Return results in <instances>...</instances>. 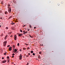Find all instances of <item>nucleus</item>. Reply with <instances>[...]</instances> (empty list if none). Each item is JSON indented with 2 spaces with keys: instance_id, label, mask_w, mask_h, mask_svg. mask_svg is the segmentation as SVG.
<instances>
[{
  "instance_id": "30",
  "label": "nucleus",
  "mask_w": 65,
  "mask_h": 65,
  "mask_svg": "<svg viewBox=\"0 0 65 65\" xmlns=\"http://www.w3.org/2000/svg\"><path fill=\"white\" fill-rule=\"evenodd\" d=\"M12 58H14V56H12Z\"/></svg>"
},
{
  "instance_id": "48",
  "label": "nucleus",
  "mask_w": 65,
  "mask_h": 65,
  "mask_svg": "<svg viewBox=\"0 0 65 65\" xmlns=\"http://www.w3.org/2000/svg\"><path fill=\"white\" fill-rule=\"evenodd\" d=\"M39 57H40V55L39 56Z\"/></svg>"
},
{
  "instance_id": "23",
  "label": "nucleus",
  "mask_w": 65,
  "mask_h": 65,
  "mask_svg": "<svg viewBox=\"0 0 65 65\" xmlns=\"http://www.w3.org/2000/svg\"><path fill=\"white\" fill-rule=\"evenodd\" d=\"M12 46H13V47H15L14 45H13Z\"/></svg>"
},
{
  "instance_id": "27",
  "label": "nucleus",
  "mask_w": 65,
  "mask_h": 65,
  "mask_svg": "<svg viewBox=\"0 0 65 65\" xmlns=\"http://www.w3.org/2000/svg\"><path fill=\"white\" fill-rule=\"evenodd\" d=\"M8 62H9V59H8Z\"/></svg>"
},
{
  "instance_id": "15",
  "label": "nucleus",
  "mask_w": 65,
  "mask_h": 65,
  "mask_svg": "<svg viewBox=\"0 0 65 65\" xmlns=\"http://www.w3.org/2000/svg\"><path fill=\"white\" fill-rule=\"evenodd\" d=\"M23 50H26V48H23Z\"/></svg>"
},
{
  "instance_id": "39",
  "label": "nucleus",
  "mask_w": 65,
  "mask_h": 65,
  "mask_svg": "<svg viewBox=\"0 0 65 65\" xmlns=\"http://www.w3.org/2000/svg\"><path fill=\"white\" fill-rule=\"evenodd\" d=\"M25 26H26V25H25L23 26V27H25Z\"/></svg>"
},
{
  "instance_id": "51",
  "label": "nucleus",
  "mask_w": 65,
  "mask_h": 65,
  "mask_svg": "<svg viewBox=\"0 0 65 65\" xmlns=\"http://www.w3.org/2000/svg\"><path fill=\"white\" fill-rule=\"evenodd\" d=\"M17 53H18V51L17 52Z\"/></svg>"
},
{
  "instance_id": "11",
  "label": "nucleus",
  "mask_w": 65,
  "mask_h": 65,
  "mask_svg": "<svg viewBox=\"0 0 65 65\" xmlns=\"http://www.w3.org/2000/svg\"><path fill=\"white\" fill-rule=\"evenodd\" d=\"M30 53H33V51H31L30 52Z\"/></svg>"
},
{
  "instance_id": "8",
  "label": "nucleus",
  "mask_w": 65,
  "mask_h": 65,
  "mask_svg": "<svg viewBox=\"0 0 65 65\" xmlns=\"http://www.w3.org/2000/svg\"><path fill=\"white\" fill-rule=\"evenodd\" d=\"M23 33H23V34H26V33H27V32H25V31H23Z\"/></svg>"
},
{
  "instance_id": "34",
  "label": "nucleus",
  "mask_w": 65,
  "mask_h": 65,
  "mask_svg": "<svg viewBox=\"0 0 65 65\" xmlns=\"http://www.w3.org/2000/svg\"><path fill=\"white\" fill-rule=\"evenodd\" d=\"M8 27H7L6 28V29H8Z\"/></svg>"
},
{
  "instance_id": "43",
  "label": "nucleus",
  "mask_w": 65,
  "mask_h": 65,
  "mask_svg": "<svg viewBox=\"0 0 65 65\" xmlns=\"http://www.w3.org/2000/svg\"><path fill=\"white\" fill-rule=\"evenodd\" d=\"M11 18V17H10V18Z\"/></svg>"
},
{
  "instance_id": "47",
  "label": "nucleus",
  "mask_w": 65,
  "mask_h": 65,
  "mask_svg": "<svg viewBox=\"0 0 65 65\" xmlns=\"http://www.w3.org/2000/svg\"><path fill=\"white\" fill-rule=\"evenodd\" d=\"M27 64H29V63L27 62Z\"/></svg>"
},
{
  "instance_id": "37",
  "label": "nucleus",
  "mask_w": 65,
  "mask_h": 65,
  "mask_svg": "<svg viewBox=\"0 0 65 65\" xmlns=\"http://www.w3.org/2000/svg\"><path fill=\"white\" fill-rule=\"evenodd\" d=\"M34 29H36V27H34Z\"/></svg>"
},
{
  "instance_id": "26",
  "label": "nucleus",
  "mask_w": 65,
  "mask_h": 65,
  "mask_svg": "<svg viewBox=\"0 0 65 65\" xmlns=\"http://www.w3.org/2000/svg\"><path fill=\"white\" fill-rule=\"evenodd\" d=\"M12 56H14V54L13 53L12 54Z\"/></svg>"
},
{
  "instance_id": "10",
  "label": "nucleus",
  "mask_w": 65,
  "mask_h": 65,
  "mask_svg": "<svg viewBox=\"0 0 65 65\" xmlns=\"http://www.w3.org/2000/svg\"><path fill=\"white\" fill-rule=\"evenodd\" d=\"M14 51L15 52H17V51H18V50H17V49H15L14 50Z\"/></svg>"
},
{
  "instance_id": "52",
  "label": "nucleus",
  "mask_w": 65,
  "mask_h": 65,
  "mask_svg": "<svg viewBox=\"0 0 65 65\" xmlns=\"http://www.w3.org/2000/svg\"><path fill=\"white\" fill-rule=\"evenodd\" d=\"M14 65H15V64H14Z\"/></svg>"
},
{
  "instance_id": "2",
  "label": "nucleus",
  "mask_w": 65,
  "mask_h": 65,
  "mask_svg": "<svg viewBox=\"0 0 65 65\" xmlns=\"http://www.w3.org/2000/svg\"><path fill=\"white\" fill-rule=\"evenodd\" d=\"M6 43H7V41H5L4 42V46H5L6 45Z\"/></svg>"
},
{
  "instance_id": "13",
  "label": "nucleus",
  "mask_w": 65,
  "mask_h": 65,
  "mask_svg": "<svg viewBox=\"0 0 65 65\" xmlns=\"http://www.w3.org/2000/svg\"><path fill=\"white\" fill-rule=\"evenodd\" d=\"M11 25H13V24L14 25V24H15V23H11Z\"/></svg>"
},
{
  "instance_id": "53",
  "label": "nucleus",
  "mask_w": 65,
  "mask_h": 65,
  "mask_svg": "<svg viewBox=\"0 0 65 65\" xmlns=\"http://www.w3.org/2000/svg\"><path fill=\"white\" fill-rule=\"evenodd\" d=\"M24 58H25V57H24H24H23Z\"/></svg>"
},
{
  "instance_id": "20",
  "label": "nucleus",
  "mask_w": 65,
  "mask_h": 65,
  "mask_svg": "<svg viewBox=\"0 0 65 65\" xmlns=\"http://www.w3.org/2000/svg\"><path fill=\"white\" fill-rule=\"evenodd\" d=\"M29 30H30V29H27L28 31H29Z\"/></svg>"
},
{
  "instance_id": "54",
  "label": "nucleus",
  "mask_w": 65,
  "mask_h": 65,
  "mask_svg": "<svg viewBox=\"0 0 65 65\" xmlns=\"http://www.w3.org/2000/svg\"><path fill=\"white\" fill-rule=\"evenodd\" d=\"M31 56H32L31 55V56H30V57H31Z\"/></svg>"
},
{
  "instance_id": "55",
  "label": "nucleus",
  "mask_w": 65,
  "mask_h": 65,
  "mask_svg": "<svg viewBox=\"0 0 65 65\" xmlns=\"http://www.w3.org/2000/svg\"><path fill=\"white\" fill-rule=\"evenodd\" d=\"M14 53H15V52H14Z\"/></svg>"
},
{
  "instance_id": "12",
  "label": "nucleus",
  "mask_w": 65,
  "mask_h": 65,
  "mask_svg": "<svg viewBox=\"0 0 65 65\" xmlns=\"http://www.w3.org/2000/svg\"><path fill=\"white\" fill-rule=\"evenodd\" d=\"M7 58L8 59V60H9V56H8L7 57Z\"/></svg>"
},
{
  "instance_id": "9",
  "label": "nucleus",
  "mask_w": 65,
  "mask_h": 65,
  "mask_svg": "<svg viewBox=\"0 0 65 65\" xmlns=\"http://www.w3.org/2000/svg\"><path fill=\"white\" fill-rule=\"evenodd\" d=\"M5 14H8V13L7 12V11H5Z\"/></svg>"
},
{
  "instance_id": "14",
  "label": "nucleus",
  "mask_w": 65,
  "mask_h": 65,
  "mask_svg": "<svg viewBox=\"0 0 65 65\" xmlns=\"http://www.w3.org/2000/svg\"><path fill=\"white\" fill-rule=\"evenodd\" d=\"M1 4H3V1L2 2Z\"/></svg>"
},
{
  "instance_id": "17",
  "label": "nucleus",
  "mask_w": 65,
  "mask_h": 65,
  "mask_svg": "<svg viewBox=\"0 0 65 65\" xmlns=\"http://www.w3.org/2000/svg\"><path fill=\"white\" fill-rule=\"evenodd\" d=\"M20 32H23V31H22V30H20Z\"/></svg>"
},
{
  "instance_id": "46",
  "label": "nucleus",
  "mask_w": 65,
  "mask_h": 65,
  "mask_svg": "<svg viewBox=\"0 0 65 65\" xmlns=\"http://www.w3.org/2000/svg\"><path fill=\"white\" fill-rule=\"evenodd\" d=\"M7 36H6V37H5V38H6V37H7Z\"/></svg>"
},
{
  "instance_id": "33",
  "label": "nucleus",
  "mask_w": 65,
  "mask_h": 65,
  "mask_svg": "<svg viewBox=\"0 0 65 65\" xmlns=\"http://www.w3.org/2000/svg\"><path fill=\"white\" fill-rule=\"evenodd\" d=\"M38 58H39V59H40V58H41V57H38Z\"/></svg>"
},
{
  "instance_id": "18",
  "label": "nucleus",
  "mask_w": 65,
  "mask_h": 65,
  "mask_svg": "<svg viewBox=\"0 0 65 65\" xmlns=\"http://www.w3.org/2000/svg\"><path fill=\"white\" fill-rule=\"evenodd\" d=\"M7 6H10V5L9 4H8Z\"/></svg>"
},
{
  "instance_id": "50",
  "label": "nucleus",
  "mask_w": 65,
  "mask_h": 65,
  "mask_svg": "<svg viewBox=\"0 0 65 65\" xmlns=\"http://www.w3.org/2000/svg\"><path fill=\"white\" fill-rule=\"evenodd\" d=\"M26 32V33H27V31Z\"/></svg>"
},
{
  "instance_id": "42",
  "label": "nucleus",
  "mask_w": 65,
  "mask_h": 65,
  "mask_svg": "<svg viewBox=\"0 0 65 65\" xmlns=\"http://www.w3.org/2000/svg\"><path fill=\"white\" fill-rule=\"evenodd\" d=\"M10 37H12V36H10Z\"/></svg>"
},
{
  "instance_id": "21",
  "label": "nucleus",
  "mask_w": 65,
  "mask_h": 65,
  "mask_svg": "<svg viewBox=\"0 0 65 65\" xmlns=\"http://www.w3.org/2000/svg\"><path fill=\"white\" fill-rule=\"evenodd\" d=\"M4 55H6V53H4Z\"/></svg>"
},
{
  "instance_id": "5",
  "label": "nucleus",
  "mask_w": 65,
  "mask_h": 65,
  "mask_svg": "<svg viewBox=\"0 0 65 65\" xmlns=\"http://www.w3.org/2000/svg\"><path fill=\"white\" fill-rule=\"evenodd\" d=\"M6 60H3L1 62V63H5L6 62Z\"/></svg>"
},
{
  "instance_id": "40",
  "label": "nucleus",
  "mask_w": 65,
  "mask_h": 65,
  "mask_svg": "<svg viewBox=\"0 0 65 65\" xmlns=\"http://www.w3.org/2000/svg\"><path fill=\"white\" fill-rule=\"evenodd\" d=\"M12 64H14V63L12 62Z\"/></svg>"
},
{
  "instance_id": "4",
  "label": "nucleus",
  "mask_w": 65,
  "mask_h": 65,
  "mask_svg": "<svg viewBox=\"0 0 65 65\" xmlns=\"http://www.w3.org/2000/svg\"><path fill=\"white\" fill-rule=\"evenodd\" d=\"M14 39L15 40H16V39H17V36L16 35H15L14 36Z\"/></svg>"
},
{
  "instance_id": "44",
  "label": "nucleus",
  "mask_w": 65,
  "mask_h": 65,
  "mask_svg": "<svg viewBox=\"0 0 65 65\" xmlns=\"http://www.w3.org/2000/svg\"><path fill=\"white\" fill-rule=\"evenodd\" d=\"M0 27H1V25H0Z\"/></svg>"
},
{
  "instance_id": "36",
  "label": "nucleus",
  "mask_w": 65,
  "mask_h": 65,
  "mask_svg": "<svg viewBox=\"0 0 65 65\" xmlns=\"http://www.w3.org/2000/svg\"><path fill=\"white\" fill-rule=\"evenodd\" d=\"M0 19H1V20H2V18H0Z\"/></svg>"
},
{
  "instance_id": "6",
  "label": "nucleus",
  "mask_w": 65,
  "mask_h": 65,
  "mask_svg": "<svg viewBox=\"0 0 65 65\" xmlns=\"http://www.w3.org/2000/svg\"><path fill=\"white\" fill-rule=\"evenodd\" d=\"M19 59H21V60L22 59V55H21V54L20 55Z\"/></svg>"
},
{
  "instance_id": "31",
  "label": "nucleus",
  "mask_w": 65,
  "mask_h": 65,
  "mask_svg": "<svg viewBox=\"0 0 65 65\" xmlns=\"http://www.w3.org/2000/svg\"><path fill=\"white\" fill-rule=\"evenodd\" d=\"M26 45H28V44H26Z\"/></svg>"
},
{
  "instance_id": "24",
  "label": "nucleus",
  "mask_w": 65,
  "mask_h": 65,
  "mask_svg": "<svg viewBox=\"0 0 65 65\" xmlns=\"http://www.w3.org/2000/svg\"><path fill=\"white\" fill-rule=\"evenodd\" d=\"M29 36H30V37H31V38H32V37H31V35H29Z\"/></svg>"
},
{
  "instance_id": "19",
  "label": "nucleus",
  "mask_w": 65,
  "mask_h": 65,
  "mask_svg": "<svg viewBox=\"0 0 65 65\" xmlns=\"http://www.w3.org/2000/svg\"><path fill=\"white\" fill-rule=\"evenodd\" d=\"M39 53L40 54H41V52H39Z\"/></svg>"
},
{
  "instance_id": "32",
  "label": "nucleus",
  "mask_w": 65,
  "mask_h": 65,
  "mask_svg": "<svg viewBox=\"0 0 65 65\" xmlns=\"http://www.w3.org/2000/svg\"><path fill=\"white\" fill-rule=\"evenodd\" d=\"M10 46V45H8V46H7V47H9Z\"/></svg>"
},
{
  "instance_id": "22",
  "label": "nucleus",
  "mask_w": 65,
  "mask_h": 65,
  "mask_svg": "<svg viewBox=\"0 0 65 65\" xmlns=\"http://www.w3.org/2000/svg\"><path fill=\"white\" fill-rule=\"evenodd\" d=\"M32 55H33L34 56V55H35V53H33L32 54Z\"/></svg>"
},
{
  "instance_id": "49",
  "label": "nucleus",
  "mask_w": 65,
  "mask_h": 65,
  "mask_svg": "<svg viewBox=\"0 0 65 65\" xmlns=\"http://www.w3.org/2000/svg\"><path fill=\"white\" fill-rule=\"evenodd\" d=\"M26 65H28V64H26Z\"/></svg>"
},
{
  "instance_id": "29",
  "label": "nucleus",
  "mask_w": 65,
  "mask_h": 65,
  "mask_svg": "<svg viewBox=\"0 0 65 65\" xmlns=\"http://www.w3.org/2000/svg\"><path fill=\"white\" fill-rule=\"evenodd\" d=\"M2 59H4V57H2Z\"/></svg>"
},
{
  "instance_id": "1",
  "label": "nucleus",
  "mask_w": 65,
  "mask_h": 65,
  "mask_svg": "<svg viewBox=\"0 0 65 65\" xmlns=\"http://www.w3.org/2000/svg\"><path fill=\"white\" fill-rule=\"evenodd\" d=\"M8 11L9 12V13H10L11 12V7H8Z\"/></svg>"
},
{
  "instance_id": "25",
  "label": "nucleus",
  "mask_w": 65,
  "mask_h": 65,
  "mask_svg": "<svg viewBox=\"0 0 65 65\" xmlns=\"http://www.w3.org/2000/svg\"><path fill=\"white\" fill-rule=\"evenodd\" d=\"M27 49L29 50V49H30V48L29 47H28Z\"/></svg>"
},
{
  "instance_id": "38",
  "label": "nucleus",
  "mask_w": 65,
  "mask_h": 65,
  "mask_svg": "<svg viewBox=\"0 0 65 65\" xmlns=\"http://www.w3.org/2000/svg\"><path fill=\"white\" fill-rule=\"evenodd\" d=\"M30 28H32V27H31V25H30Z\"/></svg>"
},
{
  "instance_id": "3",
  "label": "nucleus",
  "mask_w": 65,
  "mask_h": 65,
  "mask_svg": "<svg viewBox=\"0 0 65 65\" xmlns=\"http://www.w3.org/2000/svg\"><path fill=\"white\" fill-rule=\"evenodd\" d=\"M17 34H18V35H19V36H20V37H21V36H23V34H19V33H17Z\"/></svg>"
},
{
  "instance_id": "7",
  "label": "nucleus",
  "mask_w": 65,
  "mask_h": 65,
  "mask_svg": "<svg viewBox=\"0 0 65 65\" xmlns=\"http://www.w3.org/2000/svg\"><path fill=\"white\" fill-rule=\"evenodd\" d=\"M9 51H11L12 50H11V48H11V46H10V47L9 48Z\"/></svg>"
},
{
  "instance_id": "16",
  "label": "nucleus",
  "mask_w": 65,
  "mask_h": 65,
  "mask_svg": "<svg viewBox=\"0 0 65 65\" xmlns=\"http://www.w3.org/2000/svg\"><path fill=\"white\" fill-rule=\"evenodd\" d=\"M20 45V43H18L17 44L18 46H19V45Z\"/></svg>"
},
{
  "instance_id": "35",
  "label": "nucleus",
  "mask_w": 65,
  "mask_h": 65,
  "mask_svg": "<svg viewBox=\"0 0 65 65\" xmlns=\"http://www.w3.org/2000/svg\"><path fill=\"white\" fill-rule=\"evenodd\" d=\"M26 57H29V56H28V55H26Z\"/></svg>"
},
{
  "instance_id": "41",
  "label": "nucleus",
  "mask_w": 65,
  "mask_h": 65,
  "mask_svg": "<svg viewBox=\"0 0 65 65\" xmlns=\"http://www.w3.org/2000/svg\"><path fill=\"white\" fill-rule=\"evenodd\" d=\"M20 51L21 52V51H22V50L21 49H20Z\"/></svg>"
},
{
  "instance_id": "28",
  "label": "nucleus",
  "mask_w": 65,
  "mask_h": 65,
  "mask_svg": "<svg viewBox=\"0 0 65 65\" xmlns=\"http://www.w3.org/2000/svg\"><path fill=\"white\" fill-rule=\"evenodd\" d=\"M28 55H29V56H30V53H28Z\"/></svg>"
},
{
  "instance_id": "45",
  "label": "nucleus",
  "mask_w": 65,
  "mask_h": 65,
  "mask_svg": "<svg viewBox=\"0 0 65 65\" xmlns=\"http://www.w3.org/2000/svg\"><path fill=\"white\" fill-rule=\"evenodd\" d=\"M41 46H43V44H42V45H41Z\"/></svg>"
}]
</instances>
